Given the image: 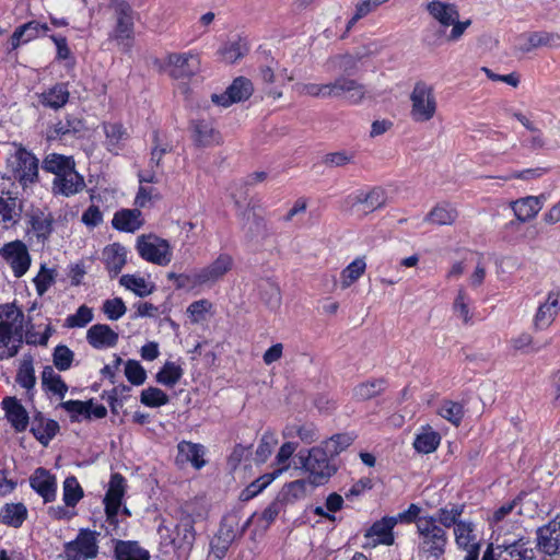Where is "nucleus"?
Instances as JSON below:
<instances>
[{
	"label": "nucleus",
	"mask_w": 560,
	"mask_h": 560,
	"mask_svg": "<svg viewBox=\"0 0 560 560\" xmlns=\"http://www.w3.org/2000/svg\"><path fill=\"white\" fill-rule=\"evenodd\" d=\"M25 317L14 304L0 305V360L14 357L23 342Z\"/></svg>",
	"instance_id": "f257e3e1"
},
{
	"label": "nucleus",
	"mask_w": 560,
	"mask_h": 560,
	"mask_svg": "<svg viewBox=\"0 0 560 560\" xmlns=\"http://www.w3.org/2000/svg\"><path fill=\"white\" fill-rule=\"evenodd\" d=\"M417 551L425 560L442 558L448 545V534L430 515H422L417 520Z\"/></svg>",
	"instance_id": "f03ea898"
},
{
	"label": "nucleus",
	"mask_w": 560,
	"mask_h": 560,
	"mask_svg": "<svg viewBox=\"0 0 560 560\" xmlns=\"http://www.w3.org/2000/svg\"><path fill=\"white\" fill-rule=\"evenodd\" d=\"M109 8L114 11L115 26L109 33V39L114 40L122 51H129L135 36L133 10L124 0H113Z\"/></svg>",
	"instance_id": "7ed1b4c3"
},
{
	"label": "nucleus",
	"mask_w": 560,
	"mask_h": 560,
	"mask_svg": "<svg viewBox=\"0 0 560 560\" xmlns=\"http://www.w3.org/2000/svg\"><path fill=\"white\" fill-rule=\"evenodd\" d=\"M330 454L322 446H316L304 455L300 452L299 458L306 472H308L310 482L314 486H320L336 472V467L329 462Z\"/></svg>",
	"instance_id": "20e7f679"
},
{
	"label": "nucleus",
	"mask_w": 560,
	"mask_h": 560,
	"mask_svg": "<svg viewBox=\"0 0 560 560\" xmlns=\"http://www.w3.org/2000/svg\"><path fill=\"white\" fill-rule=\"evenodd\" d=\"M410 117L415 122L431 120L438 109V103L432 85L424 81L416 82L410 94Z\"/></svg>",
	"instance_id": "39448f33"
},
{
	"label": "nucleus",
	"mask_w": 560,
	"mask_h": 560,
	"mask_svg": "<svg viewBox=\"0 0 560 560\" xmlns=\"http://www.w3.org/2000/svg\"><path fill=\"white\" fill-rule=\"evenodd\" d=\"M5 177L18 180L22 187L33 184L38 177V160L28 151L20 149L8 160Z\"/></svg>",
	"instance_id": "423d86ee"
},
{
	"label": "nucleus",
	"mask_w": 560,
	"mask_h": 560,
	"mask_svg": "<svg viewBox=\"0 0 560 560\" xmlns=\"http://www.w3.org/2000/svg\"><path fill=\"white\" fill-rule=\"evenodd\" d=\"M136 248L142 259L158 266H167L173 257L168 241L152 234L140 235Z\"/></svg>",
	"instance_id": "0eeeda50"
},
{
	"label": "nucleus",
	"mask_w": 560,
	"mask_h": 560,
	"mask_svg": "<svg viewBox=\"0 0 560 560\" xmlns=\"http://www.w3.org/2000/svg\"><path fill=\"white\" fill-rule=\"evenodd\" d=\"M164 70L173 79H190L200 71V59L197 54L172 52L164 60Z\"/></svg>",
	"instance_id": "6e6552de"
},
{
	"label": "nucleus",
	"mask_w": 560,
	"mask_h": 560,
	"mask_svg": "<svg viewBox=\"0 0 560 560\" xmlns=\"http://www.w3.org/2000/svg\"><path fill=\"white\" fill-rule=\"evenodd\" d=\"M98 546L96 533L90 529H81L77 538L65 545L67 560H89L97 557Z\"/></svg>",
	"instance_id": "1a4fd4ad"
},
{
	"label": "nucleus",
	"mask_w": 560,
	"mask_h": 560,
	"mask_svg": "<svg viewBox=\"0 0 560 560\" xmlns=\"http://www.w3.org/2000/svg\"><path fill=\"white\" fill-rule=\"evenodd\" d=\"M366 95L364 84L355 79L340 75L329 82V97L343 98L351 105L361 104Z\"/></svg>",
	"instance_id": "9d476101"
},
{
	"label": "nucleus",
	"mask_w": 560,
	"mask_h": 560,
	"mask_svg": "<svg viewBox=\"0 0 560 560\" xmlns=\"http://www.w3.org/2000/svg\"><path fill=\"white\" fill-rule=\"evenodd\" d=\"M126 490V479L118 472L112 475L108 490L104 498L107 523L112 526L117 525V515L121 505V500Z\"/></svg>",
	"instance_id": "9b49d317"
},
{
	"label": "nucleus",
	"mask_w": 560,
	"mask_h": 560,
	"mask_svg": "<svg viewBox=\"0 0 560 560\" xmlns=\"http://www.w3.org/2000/svg\"><path fill=\"white\" fill-rule=\"evenodd\" d=\"M0 256L10 265L16 278L24 276L31 266L27 247L21 241L5 244L0 249Z\"/></svg>",
	"instance_id": "f8f14e48"
},
{
	"label": "nucleus",
	"mask_w": 560,
	"mask_h": 560,
	"mask_svg": "<svg viewBox=\"0 0 560 560\" xmlns=\"http://www.w3.org/2000/svg\"><path fill=\"white\" fill-rule=\"evenodd\" d=\"M386 192L380 187H374L368 192L357 191L349 195L345 203L351 209L364 213L382 208L386 203Z\"/></svg>",
	"instance_id": "ddd939ff"
},
{
	"label": "nucleus",
	"mask_w": 560,
	"mask_h": 560,
	"mask_svg": "<svg viewBox=\"0 0 560 560\" xmlns=\"http://www.w3.org/2000/svg\"><path fill=\"white\" fill-rule=\"evenodd\" d=\"M253 84L250 80L238 77L222 94H212L211 101L222 107H229L233 103L247 100L253 94Z\"/></svg>",
	"instance_id": "4468645a"
},
{
	"label": "nucleus",
	"mask_w": 560,
	"mask_h": 560,
	"mask_svg": "<svg viewBox=\"0 0 560 560\" xmlns=\"http://www.w3.org/2000/svg\"><path fill=\"white\" fill-rule=\"evenodd\" d=\"M497 560H535L534 548L526 537H520L515 540L505 539L497 546Z\"/></svg>",
	"instance_id": "2eb2a0df"
},
{
	"label": "nucleus",
	"mask_w": 560,
	"mask_h": 560,
	"mask_svg": "<svg viewBox=\"0 0 560 560\" xmlns=\"http://www.w3.org/2000/svg\"><path fill=\"white\" fill-rule=\"evenodd\" d=\"M557 518L537 530V547L548 556L557 555L560 548V522Z\"/></svg>",
	"instance_id": "dca6fc26"
},
{
	"label": "nucleus",
	"mask_w": 560,
	"mask_h": 560,
	"mask_svg": "<svg viewBox=\"0 0 560 560\" xmlns=\"http://www.w3.org/2000/svg\"><path fill=\"white\" fill-rule=\"evenodd\" d=\"M30 485L44 499L45 503L55 500L57 482L55 476L48 470L37 468L30 478Z\"/></svg>",
	"instance_id": "f3484780"
},
{
	"label": "nucleus",
	"mask_w": 560,
	"mask_h": 560,
	"mask_svg": "<svg viewBox=\"0 0 560 560\" xmlns=\"http://www.w3.org/2000/svg\"><path fill=\"white\" fill-rule=\"evenodd\" d=\"M27 223L38 240H48L52 233L54 217L40 208H32L26 212Z\"/></svg>",
	"instance_id": "a211bd4d"
},
{
	"label": "nucleus",
	"mask_w": 560,
	"mask_h": 560,
	"mask_svg": "<svg viewBox=\"0 0 560 560\" xmlns=\"http://www.w3.org/2000/svg\"><path fill=\"white\" fill-rule=\"evenodd\" d=\"M85 187L83 176H81L74 167L68 170L60 177H55L52 180V191L56 195H62L66 197L75 195L82 191Z\"/></svg>",
	"instance_id": "6ab92c4d"
},
{
	"label": "nucleus",
	"mask_w": 560,
	"mask_h": 560,
	"mask_svg": "<svg viewBox=\"0 0 560 560\" xmlns=\"http://www.w3.org/2000/svg\"><path fill=\"white\" fill-rule=\"evenodd\" d=\"M203 455L205 451L202 445L182 441L177 445V455L175 462L180 467L190 463L196 469H200L206 464Z\"/></svg>",
	"instance_id": "aec40b11"
},
{
	"label": "nucleus",
	"mask_w": 560,
	"mask_h": 560,
	"mask_svg": "<svg viewBox=\"0 0 560 560\" xmlns=\"http://www.w3.org/2000/svg\"><path fill=\"white\" fill-rule=\"evenodd\" d=\"M49 31L47 24H42L37 21H30L23 25H20L15 28L13 34L10 37V48L9 51L16 49L22 44H26L35 38H37L40 33L45 34Z\"/></svg>",
	"instance_id": "412c9836"
},
{
	"label": "nucleus",
	"mask_w": 560,
	"mask_h": 560,
	"mask_svg": "<svg viewBox=\"0 0 560 560\" xmlns=\"http://www.w3.org/2000/svg\"><path fill=\"white\" fill-rule=\"evenodd\" d=\"M102 260L112 277L117 276L127 262V250L119 243H113L104 247Z\"/></svg>",
	"instance_id": "4be33fe9"
},
{
	"label": "nucleus",
	"mask_w": 560,
	"mask_h": 560,
	"mask_svg": "<svg viewBox=\"0 0 560 560\" xmlns=\"http://www.w3.org/2000/svg\"><path fill=\"white\" fill-rule=\"evenodd\" d=\"M86 340L95 349L112 348L118 341V334L108 325L95 324L89 328Z\"/></svg>",
	"instance_id": "5701e85b"
},
{
	"label": "nucleus",
	"mask_w": 560,
	"mask_h": 560,
	"mask_svg": "<svg viewBox=\"0 0 560 560\" xmlns=\"http://www.w3.org/2000/svg\"><path fill=\"white\" fill-rule=\"evenodd\" d=\"M2 406L12 427L18 432L24 431L28 424V415L20 401L15 397H5Z\"/></svg>",
	"instance_id": "b1692460"
},
{
	"label": "nucleus",
	"mask_w": 560,
	"mask_h": 560,
	"mask_svg": "<svg viewBox=\"0 0 560 560\" xmlns=\"http://www.w3.org/2000/svg\"><path fill=\"white\" fill-rule=\"evenodd\" d=\"M192 140L198 147H209L220 142V133L207 120H194L190 125Z\"/></svg>",
	"instance_id": "393cba45"
},
{
	"label": "nucleus",
	"mask_w": 560,
	"mask_h": 560,
	"mask_svg": "<svg viewBox=\"0 0 560 560\" xmlns=\"http://www.w3.org/2000/svg\"><path fill=\"white\" fill-rule=\"evenodd\" d=\"M429 14L436 20L443 27H448L459 18L455 4L446 3L441 0H433L427 4Z\"/></svg>",
	"instance_id": "a878e982"
},
{
	"label": "nucleus",
	"mask_w": 560,
	"mask_h": 560,
	"mask_svg": "<svg viewBox=\"0 0 560 560\" xmlns=\"http://www.w3.org/2000/svg\"><path fill=\"white\" fill-rule=\"evenodd\" d=\"M233 259L228 254H221L209 266L199 269V277L203 284L213 283L222 278L231 268Z\"/></svg>",
	"instance_id": "bb28decb"
},
{
	"label": "nucleus",
	"mask_w": 560,
	"mask_h": 560,
	"mask_svg": "<svg viewBox=\"0 0 560 560\" xmlns=\"http://www.w3.org/2000/svg\"><path fill=\"white\" fill-rule=\"evenodd\" d=\"M195 539L194 521L188 515L182 517L176 526V536L172 540L174 547L184 552H188L191 550Z\"/></svg>",
	"instance_id": "cd10ccee"
},
{
	"label": "nucleus",
	"mask_w": 560,
	"mask_h": 560,
	"mask_svg": "<svg viewBox=\"0 0 560 560\" xmlns=\"http://www.w3.org/2000/svg\"><path fill=\"white\" fill-rule=\"evenodd\" d=\"M368 56L366 52L355 54H338L331 56L327 60V65L331 70H339L342 73L350 75L358 69V63Z\"/></svg>",
	"instance_id": "c85d7f7f"
},
{
	"label": "nucleus",
	"mask_w": 560,
	"mask_h": 560,
	"mask_svg": "<svg viewBox=\"0 0 560 560\" xmlns=\"http://www.w3.org/2000/svg\"><path fill=\"white\" fill-rule=\"evenodd\" d=\"M397 524V518L383 517L375 522L366 532V538L376 537L375 544L390 546L394 544L393 528Z\"/></svg>",
	"instance_id": "c756f323"
},
{
	"label": "nucleus",
	"mask_w": 560,
	"mask_h": 560,
	"mask_svg": "<svg viewBox=\"0 0 560 560\" xmlns=\"http://www.w3.org/2000/svg\"><path fill=\"white\" fill-rule=\"evenodd\" d=\"M559 294L549 293L546 302L541 304L535 316V325L539 329L547 328L559 313Z\"/></svg>",
	"instance_id": "7c9ffc66"
},
{
	"label": "nucleus",
	"mask_w": 560,
	"mask_h": 560,
	"mask_svg": "<svg viewBox=\"0 0 560 560\" xmlns=\"http://www.w3.org/2000/svg\"><path fill=\"white\" fill-rule=\"evenodd\" d=\"M58 431L59 424L57 421L45 419L42 416L35 417L31 427V432L35 439L45 446L48 445V443L55 438Z\"/></svg>",
	"instance_id": "2f4dec72"
},
{
	"label": "nucleus",
	"mask_w": 560,
	"mask_h": 560,
	"mask_svg": "<svg viewBox=\"0 0 560 560\" xmlns=\"http://www.w3.org/2000/svg\"><path fill=\"white\" fill-rule=\"evenodd\" d=\"M464 512V505L452 504L451 508L444 506L436 511L435 514L430 515L435 524H439L446 532L450 528L458 527V524H462L464 520L460 518Z\"/></svg>",
	"instance_id": "473e14b6"
},
{
	"label": "nucleus",
	"mask_w": 560,
	"mask_h": 560,
	"mask_svg": "<svg viewBox=\"0 0 560 560\" xmlns=\"http://www.w3.org/2000/svg\"><path fill=\"white\" fill-rule=\"evenodd\" d=\"M28 516L23 503H5L0 510V522L13 528H20Z\"/></svg>",
	"instance_id": "72a5a7b5"
},
{
	"label": "nucleus",
	"mask_w": 560,
	"mask_h": 560,
	"mask_svg": "<svg viewBox=\"0 0 560 560\" xmlns=\"http://www.w3.org/2000/svg\"><path fill=\"white\" fill-rule=\"evenodd\" d=\"M116 230L135 232L142 225L141 212L138 209H122L117 211L112 221Z\"/></svg>",
	"instance_id": "f704fd0d"
},
{
	"label": "nucleus",
	"mask_w": 560,
	"mask_h": 560,
	"mask_svg": "<svg viewBox=\"0 0 560 560\" xmlns=\"http://www.w3.org/2000/svg\"><path fill=\"white\" fill-rule=\"evenodd\" d=\"M69 96L70 93L67 84L57 83L52 88L43 92L39 95V100L44 106L52 109H59L68 103Z\"/></svg>",
	"instance_id": "c9c22d12"
},
{
	"label": "nucleus",
	"mask_w": 560,
	"mask_h": 560,
	"mask_svg": "<svg viewBox=\"0 0 560 560\" xmlns=\"http://www.w3.org/2000/svg\"><path fill=\"white\" fill-rule=\"evenodd\" d=\"M512 209L518 221L526 222L536 217L541 209V203L539 198L528 196L514 201Z\"/></svg>",
	"instance_id": "e433bc0d"
},
{
	"label": "nucleus",
	"mask_w": 560,
	"mask_h": 560,
	"mask_svg": "<svg viewBox=\"0 0 560 560\" xmlns=\"http://www.w3.org/2000/svg\"><path fill=\"white\" fill-rule=\"evenodd\" d=\"M42 385L45 390L58 396L60 399H62L68 392L67 384L50 365L45 366L42 372Z\"/></svg>",
	"instance_id": "4c0bfd02"
},
{
	"label": "nucleus",
	"mask_w": 560,
	"mask_h": 560,
	"mask_svg": "<svg viewBox=\"0 0 560 560\" xmlns=\"http://www.w3.org/2000/svg\"><path fill=\"white\" fill-rule=\"evenodd\" d=\"M117 560H150L149 552L136 541L118 540L115 546Z\"/></svg>",
	"instance_id": "58836bf2"
},
{
	"label": "nucleus",
	"mask_w": 560,
	"mask_h": 560,
	"mask_svg": "<svg viewBox=\"0 0 560 560\" xmlns=\"http://www.w3.org/2000/svg\"><path fill=\"white\" fill-rule=\"evenodd\" d=\"M74 161L71 156L51 153L48 154L43 162V170L52 173L55 177H60L74 167Z\"/></svg>",
	"instance_id": "ea45409f"
},
{
	"label": "nucleus",
	"mask_w": 560,
	"mask_h": 560,
	"mask_svg": "<svg viewBox=\"0 0 560 560\" xmlns=\"http://www.w3.org/2000/svg\"><path fill=\"white\" fill-rule=\"evenodd\" d=\"M106 144L109 151L116 152L127 141L129 135L122 125L117 122L104 124Z\"/></svg>",
	"instance_id": "a19ab883"
},
{
	"label": "nucleus",
	"mask_w": 560,
	"mask_h": 560,
	"mask_svg": "<svg viewBox=\"0 0 560 560\" xmlns=\"http://www.w3.org/2000/svg\"><path fill=\"white\" fill-rule=\"evenodd\" d=\"M366 269L364 257H358L350 262L340 273V285L342 289H348L355 281H358Z\"/></svg>",
	"instance_id": "79ce46f5"
},
{
	"label": "nucleus",
	"mask_w": 560,
	"mask_h": 560,
	"mask_svg": "<svg viewBox=\"0 0 560 560\" xmlns=\"http://www.w3.org/2000/svg\"><path fill=\"white\" fill-rule=\"evenodd\" d=\"M474 530L475 525L470 521H464L462 524H458V527L454 528L455 542L459 549H467L480 545Z\"/></svg>",
	"instance_id": "37998d69"
},
{
	"label": "nucleus",
	"mask_w": 560,
	"mask_h": 560,
	"mask_svg": "<svg viewBox=\"0 0 560 560\" xmlns=\"http://www.w3.org/2000/svg\"><path fill=\"white\" fill-rule=\"evenodd\" d=\"M119 283L140 298L150 295L155 289L153 283H150L144 278L135 275H124L119 280Z\"/></svg>",
	"instance_id": "c03bdc74"
},
{
	"label": "nucleus",
	"mask_w": 560,
	"mask_h": 560,
	"mask_svg": "<svg viewBox=\"0 0 560 560\" xmlns=\"http://www.w3.org/2000/svg\"><path fill=\"white\" fill-rule=\"evenodd\" d=\"M84 122L81 118L68 115L63 120L55 124L50 131V137H65L69 135H77L84 130Z\"/></svg>",
	"instance_id": "a18cd8bd"
},
{
	"label": "nucleus",
	"mask_w": 560,
	"mask_h": 560,
	"mask_svg": "<svg viewBox=\"0 0 560 560\" xmlns=\"http://www.w3.org/2000/svg\"><path fill=\"white\" fill-rule=\"evenodd\" d=\"M22 208L16 198L4 197V191L0 195V222L15 223L20 219Z\"/></svg>",
	"instance_id": "49530a36"
},
{
	"label": "nucleus",
	"mask_w": 560,
	"mask_h": 560,
	"mask_svg": "<svg viewBox=\"0 0 560 560\" xmlns=\"http://www.w3.org/2000/svg\"><path fill=\"white\" fill-rule=\"evenodd\" d=\"M440 441V434L431 428H427L416 436L413 447L419 453L429 454L438 448Z\"/></svg>",
	"instance_id": "de8ad7c7"
},
{
	"label": "nucleus",
	"mask_w": 560,
	"mask_h": 560,
	"mask_svg": "<svg viewBox=\"0 0 560 560\" xmlns=\"http://www.w3.org/2000/svg\"><path fill=\"white\" fill-rule=\"evenodd\" d=\"M385 389V381L383 378L369 380L353 388V396L358 400H368L371 399Z\"/></svg>",
	"instance_id": "09e8293b"
},
{
	"label": "nucleus",
	"mask_w": 560,
	"mask_h": 560,
	"mask_svg": "<svg viewBox=\"0 0 560 560\" xmlns=\"http://www.w3.org/2000/svg\"><path fill=\"white\" fill-rule=\"evenodd\" d=\"M48 323L45 325V329L43 332H38L36 329H35V325L32 324V317L28 316V319L25 324V341L26 343L28 345H39V346H46L50 336L52 335V332L55 331V329L52 328L51 324H50V320L47 319Z\"/></svg>",
	"instance_id": "8fccbe9b"
},
{
	"label": "nucleus",
	"mask_w": 560,
	"mask_h": 560,
	"mask_svg": "<svg viewBox=\"0 0 560 560\" xmlns=\"http://www.w3.org/2000/svg\"><path fill=\"white\" fill-rule=\"evenodd\" d=\"M457 215L456 209L451 205H438L428 213L425 221L440 225L452 224Z\"/></svg>",
	"instance_id": "3c124183"
},
{
	"label": "nucleus",
	"mask_w": 560,
	"mask_h": 560,
	"mask_svg": "<svg viewBox=\"0 0 560 560\" xmlns=\"http://www.w3.org/2000/svg\"><path fill=\"white\" fill-rule=\"evenodd\" d=\"M59 407L70 415L71 421H79L80 417L90 419V407H92V400H67L60 402Z\"/></svg>",
	"instance_id": "603ef678"
},
{
	"label": "nucleus",
	"mask_w": 560,
	"mask_h": 560,
	"mask_svg": "<svg viewBox=\"0 0 560 560\" xmlns=\"http://www.w3.org/2000/svg\"><path fill=\"white\" fill-rule=\"evenodd\" d=\"M83 490L74 476L67 477L63 481V502L67 506H75L82 499Z\"/></svg>",
	"instance_id": "864d4df0"
},
{
	"label": "nucleus",
	"mask_w": 560,
	"mask_h": 560,
	"mask_svg": "<svg viewBox=\"0 0 560 560\" xmlns=\"http://www.w3.org/2000/svg\"><path fill=\"white\" fill-rule=\"evenodd\" d=\"M183 370L175 362H166L156 374V381L165 386H174L182 377Z\"/></svg>",
	"instance_id": "5fc2aeb1"
},
{
	"label": "nucleus",
	"mask_w": 560,
	"mask_h": 560,
	"mask_svg": "<svg viewBox=\"0 0 560 560\" xmlns=\"http://www.w3.org/2000/svg\"><path fill=\"white\" fill-rule=\"evenodd\" d=\"M439 415L454 425H458L464 417V408L459 402L445 400L439 409Z\"/></svg>",
	"instance_id": "6e6d98bb"
},
{
	"label": "nucleus",
	"mask_w": 560,
	"mask_h": 560,
	"mask_svg": "<svg viewBox=\"0 0 560 560\" xmlns=\"http://www.w3.org/2000/svg\"><path fill=\"white\" fill-rule=\"evenodd\" d=\"M295 90L301 95H307L316 98L329 97V82L327 83H299Z\"/></svg>",
	"instance_id": "4d7b16f0"
},
{
	"label": "nucleus",
	"mask_w": 560,
	"mask_h": 560,
	"mask_svg": "<svg viewBox=\"0 0 560 560\" xmlns=\"http://www.w3.org/2000/svg\"><path fill=\"white\" fill-rule=\"evenodd\" d=\"M352 442L353 438L349 434H336L324 442L322 447H324L330 454V456L334 457L349 447Z\"/></svg>",
	"instance_id": "13d9d810"
},
{
	"label": "nucleus",
	"mask_w": 560,
	"mask_h": 560,
	"mask_svg": "<svg viewBox=\"0 0 560 560\" xmlns=\"http://www.w3.org/2000/svg\"><path fill=\"white\" fill-rule=\"evenodd\" d=\"M277 477V472L266 474L250 485H248L241 493V499L247 501L258 493H260L275 478Z\"/></svg>",
	"instance_id": "bf43d9fd"
},
{
	"label": "nucleus",
	"mask_w": 560,
	"mask_h": 560,
	"mask_svg": "<svg viewBox=\"0 0 560 560\" xmlns=\"http://www.w3.org/2000/svg\"><path fill=\"white\" fill-rule=\"evenodd\" d=\"M247 51H248V48L246 47V45L244 43H242L241 40H238V42H231V43L225 44L220 49L219 52L221 54L224 61H226L229 63H234L240 58L245 56L247 54Z\"/></svg>",
	"instance_id": "052dcab7"
},
{
	"label": "nucleus",
	"mask_w": 560,
	"mask_h": 560,
	"mask_svg": "<svg viewBox=\"0 0 560 560\" xmlns=\"http://www.w3.org/2000/svg\"><path fill=\"white\" fill-rule=\"evenodd\" d=\"M16 382L26 389L34 387L36 377L32 359L23 360L18 371Z\"/></svg>",
	"instance_id": "680f3d73"
},
{
	"label": "nucleus",
	"mask_w": 560,
	"mask_h": 560,
	"mask_svg": "<svg viewBox=\"0 0 560 560\" xmlns=\"http://www.w3.org/2000/svg\"><path fill=\"white\" fill-rule=\"evenodd\" d=\"M140 400L148 407H161L168 402V396L158 387H149L142 390Z\"/></svg>",
	"instance_id": "e2e57ef3"
},
{
	"label": "nucleus",
	"mask_w": 560,
	"mask_h": 560,
	"mask_svg": "<svg viewBox=\"0 0 560 560\" xmlns=\"http://www.w3.org/2000/svg\"><path fill=\"white\" fill-rule=\"evenodd\" d=\"M469 305H470V298L468 296L466 291L463 288H460L458 290V294L454 301L453 310H454V313L459 318H462L465 324H468L471 319Z\"/></svg>",
	"instance_id": "0e129e2a"
},
{
	"label": "nucleus",
	"mask_w": 560,
	"mask_h": 560,
	"mask_svg": "<svg viewBox=\"0 0 560 560\" xmlns=\"http://www.w3.org/2000/svg\"><path fill=\"white\" fill-rule=\"evenodd\" d=\"M93 319L92 308L81 305L77 312L66 318L65 326L68 328L84 327Z\"/></svg>",
	"instance_id": "69168bd1"
},
{
	"label": "nucleus",
	"mask_w": 560,
	"mask_h": 560,
	"mask_svg": "<svg viewBox=\"0 0 560 560\" xmlns=\"http://www.w3.org/2000/svg\"><path fill=\"white\" fill-rule=\"evenodd\" d=\"M125 375L127 380L136 386L145 382L147 373L141 364L136 360H128L125 365Z\"/></svg>",
	"instance_id": "338daca9"
},
{
	"label": "nucleus",
	"mask_w": 560,
	"mask_h": 560,
	"mask_svg": "<svg viewBox=\"0 0 560 560\" xmlns=\"http://www.w3.org/2000/svg\"><path fill=\"white\" fill-rule=\"evenodd\" d=\"M102 310L108 319L117 320L126 313L127 307L122 299L114 298L106 300Z\"/></svg>",
	"instance_id": "774afa93"
}]
</instances>
